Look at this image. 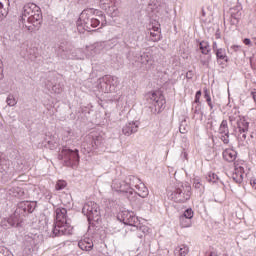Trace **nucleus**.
<instances>
[{
    "mask_svg": "<svg viewBox=\"0 0 256 256\" xmlns=\"http://www.w3.org/2000/svg\"><path fill=\"white\" fill-rule=\"evenodd\" d=\"M212 48H213V51H215V53H216L217 52V42H213Z\"/></svg>",
    "mask_w": 256,
    "mask_h": 256,
    "instance_id": "nucleus-46",
    "label": "nucleus"
},
{
    "mask_svg": "<svg viewBox=\"0 0 256 256\" xmlns=\"http://www.w3.org/2000/svg\"><path fill=\"white\" fill-rule=\"evenodd\" d=\"M193 215H194L193 210L191 208H188L184 211V213H183V215H181V217L191 220Z\"/></svg>",
    "mask_w": 256,
    "mask_h": 256,
    "instance_id": "nucleus-33",
    "label": "nucleus"
},
{
    "mask_svg": "<svg viewBox=\"0 0 256 256\" xmlns=\"http://www.w3.org/2000/svg\"><path fill=\"white\" fill-rule=\"evenodd\" d=\"M223 159H225V161H228V163H233V161L237 159V151L233 149H226L223 152Z\"/></svg>",
    "mask_w": 256,
    "mask_h": 256,
    "instance_id": "nucleus-23",
    "label": "nucleus"
},
{
    "mask_svg": "<svg viewBox=\"0 0 256 256\" xmlns=\"http://www.w3.org/2000/svg\"><path fill=\"white\" fill-rule=\"evenodd\" d=\"M121 5V0H100V7L110 15H117V7Z\"/></svg>",
    "mask_w": 256,
    "mask_h": 256,
    "instance_id": "nucleus-14",
    "label": "nucleus"
},
{
    "mask_svg": "<svg viewBox=\"0 0 256 256\" xmlns=\"http://www.w3.org/2000/svg\"><path fill=\"white\" fill-rule=\"evenodd\" d=\"M52 91L53 93H56V94H60V93H63V86H61V84H55L52 86Z\"/></svg>",
    "mask_w": 256,
    "mask_h": 256,
    "instance_id": "nucleus-34",
    "label": "nucleus"
},
{
    "mask_svg": "<svg viewBox=\"0 0 256 256\" xmlns=\"http://www.w3.org/2000/svg\"><path fill=\"white\" fill-rule=\"evenodd\" d=\"M200 99H201V90L196 92L195 100H194V103H196L198 107L201 105V101H199Z\"/></svg>",
    "mask_w": 256,
    "mask_h": 256,
    "instance_id": "nucleus-37",
    "label": "nucleus"
},
{
    "mask_svg": "<svg viewBox=\"0 0 256 256\" xmlns=\"http://www.w3.org/2000/svg\"><path fill=\"white\" fill-rule=\"evenodd\" d=\"M56 53L61 59H79V57L75 56L73 53V46L67 41L60 42Z\"/></svg>",
    "mask_w": 256,
    "mask_h": 256,
    "instance_id": "nucleus-12",
    "label": "nucleus"
},
{
    "mask_svg": "<svg viewBox=\"0 0 256 256\" xmlns=\"http://www.w3.org/2000/svg\"><path fill=\"white\" fill-rule=\"evenodd\" d=\"M179 221H180V226L182 228L191 227V225H192L191 219L185 218L183 216H180Z\"/></svg>",
    "mask_w": 256,
    "mask_h": 256,
    "instance_id": "nucleus-29",
    "label": "nucleus"
},
{
    "mask_svg": "<svg viewBox=\"0 0 256 256\" xmlns=\"http://www.w3.org/2000/svg\"><path fill=\"white\" fill-rule=\"evenodd\" d=\"M136 200H137V197H142V199H145V197H148L149 195V189H147L145 187V184L143 183H139V185H136Z\"/></svg>",
    "mask_w": 256,
    "mask_h": 256,
    "instance_id": "nucleus-21",
    "label": "nucleus"
},
{
    "mask_svg": "<svg viewBox=\"0 0 256 256\" xmlns=\"http://www.w3.org/2000/svg\"><path fill=\"white\" fill-rule=\"evenodd\" d=\"M4 75H3V70H0V81L3 79Z\"/></svg>",
    "mask_w": 256,
    "mask_h": 256,
    "instance_id": "nucleus-49",
    "label": "nucleus"
},
{
    "mask_svg": "<svg viewBox=\"0 0 256 256\" xmlns=\"http://www.w3.org/2000/svg\"><path fill=\"white\" fill-rule=\"evenodd\" d=\"M126 182L128 183L130 189H133V187L136 188V185H139L141 183V179L137 178L136 176H129L126 179Z\"/></svg>",
    "mask_w": 256,
    "mask_h": 256,
    "instance_id": "nucleus-27",
    "label": "nucleus"
},
{
    "mask_svg": "<svg viewBox=\"0 0 256 256\" xmlns=\"http://www.w3.org/2000/svg\"><path fill=\"white\" fill-rule=\"evenodd\" d=\"M19 21L30 31V33L39 31L43 23V13H41V8L34 3L24 5L22 16Z\"/></svg>",
    "mask_w": 256,
    "mask_h": 256,
    "instance_id": "nucleus-1",
    "label": "nucleus"
},
{
    "mask_svg": "<svg viewBox=\"0 0 256 256\" xmlns=\"http://www.w3.org/2000/svg\"><path fill=\"white\" fill-rule=\"evenodd\" d=\"M171 199L175 203H186L191 199V185L188 183H179L171 194Z\"/></svg>",
    "mask_w": 256,
    "mask_h": 256,
    "instance_id": "nucleus-7",
    "label": "nucleus"
},
{
    "mask_svg": "<svg viewBox=\"0 0 256 256\" xmlns=\"http://www.w3.org/2000/svg\"><path fill=\"white\" fill-rule=\"evenodd\" d=\"M37 207L35 202H20L14 215H25V213H33Z\"/></svg>",
    "mask_w": 256,
    "mask_h": 256,
    "instance_id": "nucleus-15",
    "label": "nucleus"
},
{
    "mask_svg": "<svg viewBox=\"0 0 256 256\" xmlns=\"http://www.w3.org/2000/svg\"><path fill=\"white\" fill-rule=\"evenodd\" d=\"M189 253V246L182 244L174 250L176 256H186Z\"/></svg>",
    "mask_w": 256,
    "mask_h": 256,
    "instance_id": "nucleus-25",
    "label": "nucleus"
},
{
    "mask_svg": "<svg viewBox=\"0 0 256 256\" xmlns=\"http://www.w3.org/2000/svg\"><path fill=\"white\" fill-rule=\"evenodd\" d=\"M78 247L82 251H93V240L91 238H84L78 242Z\"/></svg>",
    "mask_w": 256,
    "mask_h": 256,
    "instance_id": "nucleus-20",
    "label": "nucleus"
},
{
    "mask_svg": "<svg viewBox=\"0 0 256 256\" xmlns=\"http://www.w3.org/2000/svg\"><path fill=\"white\" fill-rule=\"evenodd\" d=\"M111 187L114 191H117L118 193H123L127 197V199L130 201V203H136L137 202V193H135V190L131 188L127 180L121 181V180H113Z\"/></svg>",
    "mask_w": 256,
    "mask_h": 256,
    "instance_id": "nucleus-6",
    "label": "nucleus"
},
{
    "mask_svg": "<svg viewBox=\"0 0 256 256\" xmlns=\"http://www.w3.org/2000/svg\"><path fill=\"white\" fill-rule=\"evenodd\" d=\"M238 140L240 145H248L249 138L247 137V131H249V122L245 121V118L237 120Z\"/></svg>",
    "mask_w": 256,
    "mask_h": 256,
    "instance_id": "nucleus-11",
    "label": "nucleus"
},
{
    "mask_svg": "<svg viewBox=\"0 0 256 256\" xmlns=\"http://www.w3.org/2000/svg\"><path fill=\"white\" fill-rule=\"evenodd\" d=\"M107 47V42H96L88 47V55L89 57H95V55H99L103 49Z\"/></svg>",
    "mask_w": 256,
    "mask_h": 256,
    "instance_id": "nucleus-17",
    "label": "nucleus"
},
{
    "mask_svg": "<svg viewBox=\"0 0 256 256\" xmlns=\"http://www.w3.org/2000/svg\"><path fill=\"white\" fill-rule=\"evenodd\" d=\"M204 98L206 99V101L208 99H211V96H209V92L205 91Z\"/></svg>",
    "mask_w": 256,
    "mask_h": 256,
    "instance_id": "nucleus-47",
    "label": "nucleus"
},
{
    "mask_svg": "<svg viewBox=\"0 0 256 256\" xmlns=\"http://www.w3.org/2000/svg\"><path fill=\"white\" fill-rule=\"evenodd\" d=\"M250 185H252V187H253L254 189H256V179L251 180V181H250Z\"/></svg>",
    "mask_w": 256,
    "mask_h": 256,
    "instance_id": "nucleus-45",
    "label": "nucleus"
},
{
    "mask_svg": "<svg viewBox=\"0 0 256 256\" xmlns=\"http://www.w3.org/2000/svg\"><path fill=\"white\" fill-rule=\"evenodd\" d=\"M219 134L220 135H229V126L227 124V120H223L219 127Z\"/></svg>",
    "mask_w": 256,
    "mask_h": 256,
    "instance_id": "nucleus-28",
    "label": "nucleus"
},
{
    "mask_svg": "<svg viewBox=\"0 0 256 256\" xmlns=\"http://www.w3.org/2000/svg\"><path fill=\"white\" fill-rule=\"evenodd\" d=\"M138 129H139L138 122H128L122 128V133L123 135H126V137H130V135H133V133H137Z\"/></svg>",
    "mask_w": 256,
    "mask_h": 256,
    "instance_id": "nucleus-19",
    "label": "nucleus"
},
{
    "mask_svg": "<svg viewBox=\"0 0 256 256\" xmlns=\"http://www.w3.org/2000/svg\"><path fill=\"white\" fill-rule=\"evenodd\" d=\"M8 223H11V219L8 221Z\"/></svg>",
    "mask_w": 256,
    "mask_h": 256,
    "instance_id": "nucleus-53",
    "label": "nucleus"
},
{
    "mask_svg": "<svg viewBox=\"0 0 256 256\" xmlns=\"http://www.w3.org/2000/svg\"><path fill=\"white\" fill-rule=\"evenodd\" d=\"M206 179L209 183H217V181H219V176H217V174L210 172L208 173V175L206 176Z\"/></svg>",
    "mask_w": 256,
    "mask_h": 256,
    "instance_id": "nucleus-32",
    "label": "nucleus"
},
{
    "mask_svg": "<svg viewBox=\"0 0 256 256\" xmlns=\"http://www.w3.org/2000/svg\"><path fill=\"white\" fill-rule=\"evenodd\" d=\"M56 222L52 229V237H61L63 235H71V230L67 229V209L57 208Z\"/></svg>",
    "mask_w": 256,
    "mask_h": 256,
    "instance_id": "nucleus-2",
    "label": "nucleus"
},
{
    "mask_svg": "<svg viewBox=\"0 0 256 256\" xmlns=\"http://www.w3.org/2000/svg\"><path fill=\"white\" fill-rule=\"evenodd\" d=\"M155 32H150L151 40L154 42L160 41L161 36L159 35V27H153Z\"/></svg>",
    "mask_w": 256,
    "mask_h": 256,
    "instance_id": "nucleus-30",
    "label": "nucleus"
},
{
    "mask_svg": "<svg viewBox=\"0 0 256 256\" xmlns=\"http://www.w3.org/2000/svg\"><path fill=\"white\" fill-rule=\"evenodd\" d=\"M126 57L132 65H135L138 69H143L147 63H149V55L146 53L128 51Z\"/></svg>",
    "mask_w": 256,
    "mask_h": 256,
    "instance_id": "nucleus-10",
    "label": "nucleus"
},
{
    "mask_svg": "<svg viewBox=\"0 0 256 256\" xmlns=\"http://www.w3.org/2000/svg\"><path fill=\"white\" fill-rule=\"evenodd\" d=\"M7 16V11L3 8V3L0 2V21H3Z\"/></svg>",
    "mask_w": 256,
    "mask_h": 256,
    "instance_id": "nucleus-36",
    "label": "nucleus"
},
{
    "mask_svg": "<svg viewBox=\"0 0 256 256\" xmlns=\"http://www.w3.org/2000/svg\"><path fill=\"white\" fill-rule=\"evenodd\" d=\"M104 141L105 139L103 138V136L88 135L86 137V142H83L82 147L87 153H91V151L97 149V147H101Z\"/></svg>",
    "mask_w": 256,
    "mask_h": 256,
    "instance_id": "nucleus-13",
    "label": "nucleus"
},
{
    "mask_svg": "<svg viewBox=\"0 0 256 256\" xmlns=\"http://www.w3.org/2000/svg\"><path fill=\"white\" fill-rule=\"evenodd\" d=\"M146 101L150 104L152 113H161V108L164 107L166 103L165 96L159 91L147 93Z\"/></svg>",
    "mask_w": 256,
    "mask_h": 256,
    "instance_id": "nucleus-8",
    "label": "nucleus"
},
{
    "mask_svg": "<svg viewBox=\"0 0 256 256\" xmlns=\"http://www.w3.org/2000/svg\"><path fill=\"white\" fill-rule=\"evenodd\" d=\"M208 106L210 107V109H213V103L211 102V98H208V100H206Z\"/></svg>",
    "mask_w": 256,
    "mask_h": 256,
    "instance_id": "nucleus-44",
    "label": "nucleus"
},
{
    "mask_svg": "<svg viewBox=\"0 0 256 256\" xmlns=\"http://www.w3.org/2000/svg\"><path fill=\"white\" fill-rule=\"evenodd\" d=\"M103 81L106 85H109V89L106 88V91H111V87H117V85H119V78L116 76H105Z\"/></svg>",
    "mask_w": 256,
    "mask_h": 256,
    "instance_id": "nucleus-22",
    "label": "nucleus"
},
{
    "mask_svg": "<svg viewBox=\"0 0 256 256\" xmlns=\"http://www.w3.org/2000/svg\"><path fill=\"white\" fill-rule=\"evenodd\" d=\"M6 103L9 107H15V105H17V100L13 94H9L6 99Z\"/></svg>",
    "mask_w": 256,
    "mask_h": 256,
    "instance_id": "nucleus-31",
    "label": "nucleus"
},
{
    "mask_svg": "<svg viewBox=\"0 0 256 256\" xmlns=\"http://www.w3.org/2000/svg\"><path fill=\"white\" fill-rule=\"evenodd\" d=\"M232 179L235 183H243V167L235 169V172L232 174Z\"/></svg>",
    "mask_w": 256,
    "mask_h": 256,
    "instance_id": "nucleus-24",
    "label": "nucleus"
},
{
    "mask_svg": "<svg viewBox=\"0 0 256 256\" xmlns=\"http://www.w3.org/2000/svg\"><path fill=\"white\" fill-rule=\"evenodd\" d=\"M202 15H205V11L202 12Z\"/></svg>",
    "mask_w": 256,
    "mask_h": 256,
    "instance_id": "nucleus-52",
    "label": "nucleus"
},
{
    "mask_svg": "<svg viewBox=\"0 0 256 256\" xmlns=\"http://www.w3.org/2000/svg\"><path fill=\"white\" fill-rule=\"evenodd\" d=\"M220 139H221V141H223V143L225 145H228V143H229V132H228V134H221Z\"/></svg>",
    "mask_w": 256,
    "mask_h": 256,
    "instance_id": "nucleus-39",
    "label": "nucleus"
},
{
    "mask_svg": "<svg viewBox=\"0 0 256 256\" xmlns=\"http://www.w3.org/2000/svg\"><path fill=\"white\" fill-rule=\"evenodd\" d=\"M193 185H194L195 189H201V185H202L201 180H199V178H195Z\"/></svg>",
    "mask_w": 256,
    "mask_h": 256,
    "instance_id": "nucleus-40",
    "label": "nucleus"
},
{
    "mask_svg": "<svg viewBox=\"0 0 256 256\" xmlns=\"http://www.w3.org/2000/svg\"><path fill=\"white\" fill-rule=\"evenodd\" d=\"M67 187V182L65 180H59L56 184L57 191H61L62 189H65Z\"/></svg>",
    "mask_w": 256,
    "mask_h": 256,
    "instance_id": "nucleus-35",
    "label": "nucleus"
},
{
    "mask_svg": "<svg viewBox=\"0 0 256 256\" xmlns=\"http://www.w3.org/2000/svg\"><path fill=\"white\" fill-rule=\"evenodd\" d=\"M12 227H15V225H18L16 222H13L12 224Z\"/></svg>",
    "mask_w": 256,
    "mask_h": 256,
    "instance_id": "nucleus-50",
    "label": "nucleus"
},
{
    "mask_svg": "<svg viewBox=\"0 0 256 256\" xmlns=\"http://www.w3.org/2000/svg\"><path fill=\"white\" fill-rule=\"evenodd\" d=\"M199 49L202 53V55H208L205 60H201V64L205 67H209V63L211 62V46L209 45V42L202 41L199 43Z\"/></svg>",
    "mask_w": 256,
    "mask_h": 256,
    "instance_id": "nucleus-16",
    "label": "nucleus"
},
{
    "mask_svg": "<svg viewBox=\"0 0 256 256\" xmlns=\"http://www.w3.org/2000/svg\"><path fill=\"white\" fill-rule=\"evenodd\" d=\"M241 49V46L239 45H233L230 47V51H234L235 53H237V51H239Z\"/></svg>",
    "mask_w": 256,
    "mask_h": 256,
    "instance_id": "nucleus-41",
    "label": "nucleus"
},
{
    "mask_svg": "<svg viewBox=\"0 0 256 256\" xmlns=\"http://www.w3.org/2000/svg\"><path fill=\"white\" fill-rule=\"evenodd\" d=\"M194 113H199V110H197V108L194 110Z\"/></svg>",
    "mask_w": 256,
    "mask_h": 256,
    "instance_id": "nucleus-51",
    "label": "nucleus"
},
{
    "mask_svg": "<svg viewBox=\"0 0 256 256\" xmlns=\"http://www.w3.org/2000/svg\"><path fill=\"white\" fill-rule=\"evenodd\" d=\"M181 157H182L183 159H187V152H182Z\"/></svg>",
    "mask_w": 256,
    "mask_h": 256,
    "instance_id": "nucleus-48",
    "label": "nucleus"
},
{
    "mask_svg": "<svg viewBox=\"0 0 256 256\" xmlns=\"http://www.w3.org/2000/svg\"><path fill=\"white\" fill-rule=\"evenodd\" d=\"M58 159L63 161L65 167H71L72 169H77L79 167V150H71L67 146H64L59 152Z\"/></svg>",
    "mask_w": 256,
    "mask_h": 256,
    "instance_id": "nucleus-4",
    "label": "nucleus"
},
{
    "mask_svg": "<svg viewBox=\"0 0 256 256\" xmlns=\"http://www.w3.org/2000/svg\"><path fill=\"white\" fill-rule=\"evenodd\" d=\"M215 53L218 60L225 61L226 63L229 61V58L227 57V52H225V49L223 48L217 49Z\"/></svg>",
    "mask_w": 256,
    "mask_h": 256,
    "instance_id": "nucleus-26",
    "label": "nucleus"
},
{
    "mask_svg": "<svg viewBox=\"0 0 256 256\" xmlns=\"http://www.w3.org/2000/svg\"><path fill=\"white\" fill-rule=\"evenodd\" d=\"M243 43H244V45H251V39L245 38V39L243 40Z\"/></svg>",
    "mask_w": 256,
    "mask_h": 256,
    "instance_id": "nucleus-43",
    "label": "nucleus"
},
{
    "mask_svg": "<svg viewBox=\"0 0 256 256\" xmlns=\"http://www.w3.org/2000/svg\"><path fill=\"white\" fill-rule=\"evenodd\" d=\"M101 25V20L95 18V14L93 13V9L84 10L77 21V26L82 27L84 31H95L96 27Z\"/></svg>",
    "mask_w": 256,
    "mask_h": 256,
    "instance_id": "nucleus-3",
    "label": "nucleus"
},
{
    "mask_svg": "<svg viewBox=\"0 0 256 256\" xmlns=\"http://www.w3.org/2000/svg\"><path fill=\"white\" fill-rule=\"evenodd\" d=\"M82 213L83 215H86L89 223H91V221H99V218L101 217V209L99 208V205L93 201L84 204Z\"/></svg>",
    "mask_w": 256,
    "mask_h": 256,
    "instance_id": "nucleus-9",
    "label": "nucleus"
},
{
    "mask_svg": "<svg viewBox=\"0 0 256 256\" xmlns=\"http://www.w3.org/2000/svg\"><path fill=\"white\" fill-rule=\"evenodd\" d=\"M186 79H193V71H188L186 73Z\"/></svg>",
    "mask_w": 256,
    "mask_h": 256,
    "instance_id": "nucleus-42",
    "label": "nucleus"
},
{
    "mask_svg": "<svg viewBox=\"0 0 256 256\" xmlns=\"http://www.w3.org/2000/svg\"><path fill=\"white\" fill-rule=\"evenodd\" d=\"M243 16V8L236 6L230 10V24L237 25Z\"/></svg>",
    "mask_w": 256,
    "mask_h": 256,
    "instance_id": "nucleus-18",
    "label": "nucleus"
},
{
    "mask_svg": "<svg viewBox=\"0 0 256 256\" xmlns=\"http://www.w3.org/2000/svg\"><path fill=\"white\" fill-rule=\"evenodd\" d=\"M179 131L182 134H185L187 132V124H185V120L183 122H181Z\"/></svg>",
    "mask_w": 256,
    "mask_h": 256,
    "instance_id": "nucleus-38",
    "label": "nucleus"
},
{
    "mask_svg": "<svg viewBox=\"0 0 256 256\" xmlns=\"http://www.w3.org/2000/svg\"><path fill=\"white\" fill-rule=\"evenodd\" d=\"M118 221L124 223V225H129L132 227L131 231H142L145 233L147 231L146 226L139 223V218L129 211H123L117 216Z\"/></svg>",
    "mask_w": 256,
    "mask_h": 256,
    "instance_id": "nucleus-5",
    "label": "nucleus"
}]
</instances>
